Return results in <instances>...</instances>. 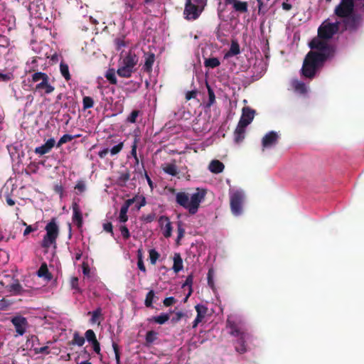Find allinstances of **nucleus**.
<instances>
[{"label": "nucleus", "instance_id": "1", "mask_svg": "<svg viewBox=\"0 0 364 364\" xmlns=\"http://www.w3.org/2000/svg\"><path fill=\"white\" fill-rule=\"evenodd\" d=\"M207 191L205 188H196V192L191 197L186 192H178L176 194V202L180 206L186 209L191 215H195L200 207V204L204 200Z\"/></svg>", "mask_w": 364, "mask_h": 364}, {"label": "nucleus", "instance_id": "2", "mask_svg": "<svg viewBox=\"0 0 364 364\" xmlns=\"http://www.w3.org/2000/svg\"><path fill=\"white\" fill-rule=\"evenodd\" d=\"M325 61L323 55H318L310 50L304 58L301 74L307 78H313L317 70L323 66Z\"/></svg>", "mask_w": 364, "mask_h": 364}, {"label": "nucleus", "instance_id": "3", "mask_svg": "<svg viewBox=\"0 0 364 364\" xmlns=\"http://www.w3.org/2000/svg\"><path fill=\"white\" fill-rule=\"evenodd\" d=\"M245 200L246 196L242 190L230 191V207L233 215L239 216L242 214Z\"/></svg>", "mask_w": 364, "mask_h": 364}, {"label": "nucleus", "instance_id": "4", "mask_svg": "<svg viewBox=\"0 0 364 364\" xmlns=\"http://www.w3.org/2000/svg\"><path fill=\"white\" fill-rule=\"evenodd\" d=\"M327 41L328 40L323 39L317 36V37L314 38L309 43V47L311 50H313L314 53L318 55H323L324 60L332 57L334 53L333 47L328 43Z\"/></svg>", "mask_w": 364, "mask_h": 364}, {"label": "nucleus", "instance_id": "5", "mask_svg": "<svg viewBox=\"0 0 364 364\" xmlns=\"http://www.w3.org/2000/svg\"><path fill=\"white\" fill-rule=\"evenodd\" d=\"M45 230L46 233L42 240L41 247L47 249L53 245H56V240L59 235V227L55 218L46 225Z\"/></svg>", "mask_w": 364, "mask_h": 364}, {"label": "nucleus", "instance_id": "6", "mask_svg": "<svg viewBox=\"0 0 364 364\" xmlns=\"http://www.w3.org/2000/svg\"><path fill=\"white\" fill-rule=\"evenodd\" d=\"M138 140L136 138L134 139L133 144L132 145L131 154L134 159V175L132 180L133 181H144L146 179L147 182H152L149 176H148L143 163H139V159L136 154Z\"/></svg>", "mask_w": 364, "mask_h": 364}, {"label": "nucleus", "instance_id": "7", "mask_svg": "<svg viewBox=\"0 0 364 364\" xmlns=\"http://www.w3.org/2000/svg\"><path fill=\"white\" fill-rule=\"evenodd\" d=\"M339 29V23L323 22L318 28V36L323 39L329 40Z\"/></svg>", "mask_w": 364, "mask_h": 364}, {"label": "nucleus", "instance_id": "8", "mask_svg": "<svg viewBox=\"0 0 364 364\" xmlns=\"http://www.w3.org/2000/svg\"><path fill=\"white\" fill-rule=\"evenodd\" d=\"M354 0H341L335 9V14L341 18H345L353 13Z\"/></svg>", "mask_w": 364, "mask_h": 364}, {"label": "nucleus", "instance_id": "9", "mask_svg": "<svg viewBox=\"0 0 364 364\" xmlns=\"http://www.w3.org/2000/svg\"><path fill=\"white\" fill-rule=\"evenodd\" d=\"M203 9L198 7L196 4L193 3L192 0H186L185 8L183 11V15L187 20H196L197 19L201 13Z\"/></svg>", "mask_w": 364, "mask_h": 364}, {"label": "nucleus", "instance_id": "10", "mask_svg": "<svg viewBox=\"0 0 364 364\" xmlns=\"http://www.w3.org/2000/svg\"><path fill=\"white\" fill-rule=\"evenodd\" d=\"M11 322L15 327L17 333L16 336H23L26 333L28 325L26 318L22 316H16L11 319Z\"/></svg>", "mask_w": 364, "mask_h": 364}, {"label": "nucleus", "instance_id": "11", "mask_svg": "<svg viewBox=\"0 0 364 364\" xmlns=\"http://www.w3.org/2000/svg\"><path fill=\"white\" fill-rule=\"evenodd\" d=\"M227 328L230 329V334L234 337H237L247 333L241 323L231 321L229 318L227 320Z\"/></svg>", "mask_w": 364, "mask_h": 364}, {"label": "nucleus", "instance_id": "12", "mask_svg": "<svg viewBox=\"0 0 364 364\" xmlns=\"http://www.w3.org/2000/svg\"><path fill=\"white\" fill-rule=\"evenodd\" d=\"M225 5H231L232 9L239 14H245L248 11V3L240 0H225Z\"/></svg>", "mask_w": 364, "mask_h": 364}, {"label": "nucleus", "instance_id": "13", "mask_svg": "<svg viewBox=\"0 0 364 364\" xmlns=\"http://www.w3.org/2000/svg\"><path fill=\"white\" fill-rule=\"evenodd\" d=\"M159 223L164 236L166 238L170 237L172 233V225L169 218L167 216L161 215L159 217Z\"/></svg>", "mask_w": 364, "mask_h": 364}, {"label": "nucleus", "instance_id": "14", "mask_svg": "<svg viewBox=\"0 0 364 364\" xmlns=\"http://www.w3.org/2000/svg\"><path fill=\"white\" fill-rule=\"evenodd\" d=\"M237 340L235 342V349L240 354H243L247 351V341L249 338L247 333L244 335L236 337Z\"/></svg>", "mask_w": 364, "mask_h": 364}, {"label": "nucleus", "instance_id": "15", "mask_svg": "<svg viewBox=\"0 0 364 364\" xmlns=\"http://www.w3.org/2000/svg\"><path fill=\"white\" fill-rule=\"evenodd\" d=\"M255 111L250 107H244L242 109V114L239 120L240 124L243 127H247L253 120Z\"/></svg>", "mask_w": 364, "mask_h": 364}, {"label": "nucleus", "instance_id": "16", "mask_svg": "<svg viewBox=\"0 0 364 364\" xmlns=\"http://www.w3.org/2000/svg\"><path fill=\"white\" fill-rule=\"evenodd\" d=\"M279 136L277 132L271 131L266 134L262 139V145L263 149L269 148L277 143Z\"/></svg>", "mask_w": 364, "mask_h": 364}, {"label": "nucleus", "instance_id": "17", "mask_svg": "<svg viewBox=\"0 0 364 364\" xmlns=\"http://www.w3.org/2000/svg\"><path fill=\"white\" fill-rule=\"evenodd\" d=\"M72 209L73 212V222L77 225L78 228H80L82 226V215L80 206L77 202H73Z\"/></svg>", "mask_w": 364, "mask_h": 364}, {"label": "nucleus", "instance_id": "18", "mask_svg": "<svg viewBox=\"0 0 364 364\" xmlns=\"http://www.w3.org/2000/svg\"><path fill=\"white\" fill-rule=\"evenodd\" d=\"M139 60L138 56L132 50H129L123 58V65L128 67L132 70H134L135 65L137 64Z\"/></svg>", "mask_w": 364, "mask_h": 364}, {"label": "nucleus", "instance_id": "19", "mask_svg": "<svg viewBox=\"0 0 364 364\" xmlns=\"http://www.w3.org/2000/svg\"><path fill=\"white\" fill-rule=\"evenodd\" d=\"M54 90L55 87L49 83V77L46 78L43 82H40L36 84L34 88V91L40 92L43 90L44 94L47 95L52 93Z\"/></svg>", "mask_w": 364, "mask_h": 364}, {"label": "nucleus", "instance_id": "20", "mask_svg": "<svg viewBox=\"0 0 364 364\" xmlns=\"http://www.w3.org/2000/svg\"><path fill=\"white\" fill-rule=\"evenodd\" d=\"M55 141L53 138L49 139L44 144L35 149V153L39 155H44L49 153L54 147Z\"/></svg>", "mask_w": 364, "mask_h": 364}, {"label": "nucleus", "instance_id": "21", "mask_svg": "<svg viewBox=\"0 0 364 364\" xmlns=\"http://www.w3.org/2000/svg\"><path fill=\"white\" fill-rule=\"evenodd\" d=\"M134 198L128 199L125 201V203L122 205L119 212V219L121 223H125L128 220V216L127 215L128 212V209L130 205L134 203Z\"/></svg>", "mask_w": 364, "mask_h": 364}, {"label": "nucleus", "instance_id": "22", "mask_svg": "<svg viewBox=\"0 0 364 364\" xmlns=\"http://www.w3.org/2000/svg\"><path fill=\"white\" fill-rule=\"evenodd\" d=\"M144 58L145 62L143 69L146 73H150L152 71V67L155 61V55L151 52L145 53Z\"/></svg>", "mask_w": 364, "mask_h": 364}, {"label": "nucleus", "instance_id": "23", "mask_svg": "<svg viewBox=\"0 0 364 364\" xmlns=\"http://www.w3.org/2000/svg\"><path fill=\"white\" fill-rule=\"evenodd\" d=\"M345 23L346 27L355 28L358 26L361 20V16L358 14H351L348 17H345Z\"/></svg>", "mask_w": 364, "mask_h": 364}, {"label": "nucleus", "instance_id": "24", "mask_svg": "<svg viewBox=\"0 0 364 364\" xmlns=\"http://www.w3.org/2000/svg\"><path fill=\"white\" fill-rule=\"evenodd\" d=\"M247 127L242 126L238 123L234 132V141L235 143L239 144L243 141L245 136V129Z\"/></svg>", "mask_w": 364, "mask_h": 364}, {"label": "nucleus", "instance_id": "25", "mask_svg": "<svg viewBox=\"0 0 364 364\" xmlns=\"http://www.w3.org/2000/svg\"><path fill=\"white\" fill-rule=\"evenodd\" d=\"M163 171L172 176H177L178 174V167L173 163L164 164L162 166Z\"/></svg>", "mask_w": 364, "mask_h": 364}, {"label": "nucleus", "instance_id": "26", "mask_svg": "<svg viewBox=\"0 0 364 364\" xmlns=\"http://www.w3.org/2000/svg\"><path fill=\"white\" fill-rule=\"evenodd\" d=\"M224 168V164L219 160H213L209 164V170L214 173L222 172Z\"/></svg>", "mask_w": 364, "mask_h": 364}, {"label": "nucleus", "instance_id": "27", "mask_svg": "<svg viewBox=\"0 0 364 364\" xmlns=\"http://www.w3.org/2000/svg\"><path fill=\"white\" fill-rule=\"evenodd\" d=\"M240 48L239 43L235 41H232L230 45V50L225 54V58H228L231 56L237 55L240 54Z\"/></svg>", "mask_w": 364, "mask_h": 364}, {"label": "nucleus", "instance_id": "28", "mask_svg": "<svg viewBox=\"0 0 364 364\" xmlns=\"http://www.w3.org/2000/svg\"><path fill=\"white\" fill-rule=\"evenodd\" d=\"M170 319V316L168 314L162 313L159 316H152L149 318L148 321L149 322H154L156 323L162 325L164 324Z\"/></svg>", "mask_w": 364, "mask_h": 364}, {"label": "nucleus", "instance_id": "29", "mask_svg": "<svg viewBox=\"0 0 364 364\" xmlns=\"http://www.w3.org/2000/svg\"><path fill=\"white\" fill-rule=\"evenodd\" d=\"M37 274L39 277H43L48 281L52 279V274L49 272L47 264L46 263L41 264L37 272Z\"/></svg>", "mask_w": 364, "mask_h": 364}, {"label": "nucleus", "instance_id": "30", "mask_svg": "<svg viewBox=\"0 0 364 364\" xmlns=\"http://www.w3.org/2000/svg\"><path fill=\"white\" fill-rule=\"evenodd\" d=\"M183 260L179 253H176L173 257V269L176 273L183 269Z\"/></svg>", "mask_w": 364, "mask_h": 364}, {"label": "nucleus", "instance_id": "31", "mask_svg": "<svg viewBox=\"0 0 364 364\" xmlns=\"http://www.w3.org/2000/svg\"><path fill=\"white\" fill-rule=\"evenodd\" d=\"M292 86L294 90L300 94H305L306 92V87L304 82L298 80L292 81Z\"/></svg>", "mask_w": 364, "mask_h": 364}, {"label": "nucleus", "instance_id": "32", "mask_svg": "<svg viewBox=\"0 0 364 364\" xmlns=\"http://www.w3.org/2000/svg\"><path fill=\"white\" fill-rule=\"evenodd\" d=\"M134 70H132L128 67H126L122 65L120 68H118L117 73L119 76L122 77H130L134 73Z\"/></svg>", "mask_w": 364, "mask_h": 364}, {"label": "nucleus", "instance_id": "33", "mask_svg": "<svg viewBox=\"0 0 364 364\" xmlns=\"http://www.w3.org/2000/svg\"><path fill=\"white\" fill-rule=\"evenodd\" d=\"M220 65V62L218 58H205L204 60V65L208 68H215Z\"/></svg>", "mask_w": 364, "mask_h": 364}, {"label": "nucleus", "instance_id": "34", "mask_svg": "<svg viewBox=\"0 0 364 364\" xmlns=\"http://www.w3.org/2000/svg\"><path fill=\"white\" fill-rule=\"evenodd\" d=\"M60 71L62 76L65 78L66 81H69L70 80L71 76L69 72V67L68 64L63 61L60 62Z\"/></svg>", "mask_w": 364, "mask_h": 364}, {"label": "nucleus", "instance_id": "35", "mask_svg": "<svg viewBox=\"0 0 364 364\" xmlns=\"http://www.w3.org/2000/svg\"><path fill=\"white\" fill-rule=\"evenodd\" d=\"M80 135H70V134H64L60 137L58 143L56 144V146L58 148L60 147L63 144L71 141L73 139L79 137Z\"/></svg>", "mask_w": 364, "mask_h": 364}, {"label": "nucleus", "instance_id": "36", "mask_svg": "<svg viewBox=\"0 0 364 364\" xmlns=\"http://www.w3.org/2000/svg\"><path fill=\"white\" fill-rule=\"evenodd\" d=\"M158 338V333L151 330L146 332L145 336L146 344L149 346Z\"/></svg>", "mask_w": 364, "mask_h": 364}, {"label": "nucleus", "instance_id": "37", "mask_svg": "<svg viewBox=\"0 0 364 364\" xmlns=\"http://www.w3.org/2000/svg\"><path fill=\"white\" fill-rule=\"evenodd\" d=\"M155 293L154 290H150L146 296V299L144 301V305L148 308H153V302L155 298Z\"/></svg>", "mask_w": 364, "mask_h": 364}, {"label": "nucleus", "instance_id": "38", "mask_svg": "<svg viewBox=\"0 0 364 364\" xmlns=\"http://www.w3.org/2000/svg\"><path fill=\"white\" fill-rule=\"evenodd\" d=\"M48 77V75L45 73L36 72L31 75V81L33 82H43Z\"/></svg>", "mask_w": 364, "mask_h": 364}, {"label": "nucleus", "instance_id": "39", "mask_svg": "<svg viewBox=\"0 0 364 364\" xmlns=\"http://www.w3.org/2000/svg\"><path fill=\"white\" fill-rule=\"evenodd\" d=\"M105 77L107 79V80L112 85H116L117 82L116 76H115V71L113 68L109 69L106 74Z\"/></svg>", "mask_w": 364, "mask_h": 364}, {"label": "nucleus", "instance_id": "40", "mask_svg": "<svg viewBox=\"0 0 364 364\" xmlns=\"http://www.w3.org/2000/svg\"><path fill=\"white\" fill-rule=\"evenodd\" d=\"M92 347L93 350L97 353V355L99 357V360L100 362L103 363V355L101 353V348H100V344L98 342V341H94L93 342L90 343Z\"/></svg>", "mask_w": 364, "mask_h": 364}, {"label": "nucleus", "instance_id": "41", "mask_svg": "<svg viewBox=\"0 0 364 364\" xmlns=\"http://www.w3.org/2000/svg\"><path fill=\"white\" fill-rule=\"evenodd\" d=\"M83 109L92 108L94 106V100L91 97L85 96L82 99Z\"/></svg>", "mask_w": 364, "mask_h": 364}, {"label": "nucleus", "instance_id": "42", "mask_svg": "<svg viewBox=\"0 0 364 364\" xmlns=\"http://www.w3.org/2000/svg\"><path fill=\"white\" fill-rule=\"evenodd\" d=\"M88 314H92V318L90 319V322L92 323H95L97 322L99 318L102 316V309L100 308H97L96 310L92 312H89Z\"/></svg>", "mask_w": 364, "mask_h": 364}, {"label": "nucleus", "instance_id": "43", "mask_svg": "<svg viewBox=\"0 0 364 364\" xmlns=\"http://www.w3.org/2000/svg\"><path fill=\"white\" fill-rule=\"evenodd\" d=\"M137 257H138V261H137V267H138V268L141 271H142L143 272L146 273V269L145 265L144 264L143 257H142V253H141V250H138Z\"/></svg>", "mask_w": 364, "mask_h": 364}, {"label": "nucleus", "instance_id": "44", "mask_svg": "<svg viewBox=\"0 0 364 364\" xmlns=\"http://www.w3.org/2000/svg\"><path fill=\"white\" fill-rule=\"evenodd\" d=\"M149 259L151 264H155L156 261L160 257L159 253L154 249H151L149 252Z\"/></svg>", "mask_w": 364, "mask_h": 364}, {"label": "nucleus", "instance_id": "45", "mask_svg": "<svg viewBox=\"0 0 364 364\" xmlns=\"http://www.w3.org/2000/svg\"><path fill=\"white\" fill-rule=\"evenodd\" d=\"M112 348H113V350L114 352V356H115V360H116L117 364H122L121 361H120V350H119V346L114 341L112 342Z\"/></svg>", "mask_w": 364, "mask_h": 364}, {"label": "nucleus", "instance_id": "46", "mask_svg": "<svg viewBox=\"0 0 364 364\" xmlns=\"http://www.w3.org/2000/svg\"><path fill=\"white\" fill-rule=\"evenodd\" d=\"M72 343L77 345L78 346H82L85 343V338L80 336L78 333H75Z\"/></svg>", "mask_w": 364, "mask_h": 364}, {"label": "nucleus", "instance_id": "47", "mask_svg": "<svg viewBox=\"0 0 364 364\" xmlns=\"http://www.w3.org/2000/svg\"><path fill=\"white\" fill-rule=\"evenodd\" d=\"M10 292H14L15 294H18L22 289L21 285L16 282V283L11 284L8 287Z\"/></svg>", "mask_w": 364, "mask_h": 364}, {"label": "nucleus", "instance_id": "48", "mask_svg": "<svg viewBox=\"0 0 364 364\" xmlns=\"http://www.w3.org/2000/svg\"><path fill=\"white\" fill-rule=\"evenodd\" d=\"M12 304L13 302L11 300H9L6 298L0 299V310H7Z\"/></svg>", "mask_w": 364, "mask_h": 364}, {"label": "nucleus", "instance_id": "49", "mask_svg": "<svg viewBox=\"0 0 364 364\" xmlns=\"http://www.w3.org/2000/svg\"><path fill=\"white\" fill-rule=\"evenodd\" d=\"M124 147V142L121 141L118 144L114 146L111 149H109V152L111 155H117L118 154Z\"/></svg>", "mask_w": 364, "mask_h": 364}, {"label": "nucleus", "instance_id": "50", "mask_svg": "<svg viewBox=\"0 0 364 364\" xmlns=\"http://www.w3.org/2000/svg\"><path fill=\"white\" fill-rule=\"evenodd\" d=\"M85 336V338L89 343H92L94 341H97L95 333L94 331L92 329H88L87 331H86Z\"/></svg>", "mask_w": 364, "mask_h": 364}, {"label": "nucleus", "instance_id": "51", "mask_svg": "<svg viewBox=\"0 0 364 364\" xmlns=\"http://www.w3.org/2000/svg\"><path fill=\"white\" fill-rule=\"evenodd\" d=\"M195 309H196V311L197 312V314H199L200 315H202L203 316H205V315L207 314V312H208V308L207 306H205V305H203V304H197L196 306H195Z\"/></svg>", "mask_w": 364, "mask_h": 364}, {"label": "nucleus", "instance_id": "52", "mask_svg": "<svg viewBox=\"0 0 364 364\" xmlns=\"http://www.w3.org/2000/svg\"><path fill=\"white\" fill-rule=\"evenodd\" d=\"M139 110H133L127 118V121L129 123H135L136 122V118L139 116Z\"/></svg>", "mask_w": 364, "mask_h": 364}, {"label": "nucleus", "instance_id": "53", "mask_svg": "<svg viewBox=\"0 0 364 364\" xmlns=\"http://www.w3.org/2000/svg\"><path fill=\"white\" fill-rule=\"evenodd\" d=\"M54 191L59 195L60 198L62 199L65 196L64 187L60 184H56L54 186Z\"/></svg>", "mask_w": 364, "mask_h": 364}, {"label": "nucleus", "instance_id": "54", "mask_svg": "<svg viewBox=\"0 0 364 364\" xmlns=\"http://www.w3.org/2000/svg\"><path fill=\"white\" fill-rule=\"evenodd\" d=\"M14 79V75L11 73L3 74L0 73V80L3 82H9Z\"/></svg>", "mask_w": 364, "mask_h": 364}, {"label": "nucleus", "instance_id": "55", "mask_svg": "<svg viewBox=\"0 0 364 364\" xmlns=\"http://www.w3.org/2000/svg\"><path fill=\"white\" fill-rule=\"evenodd\" d=\"M74 189L77 195L83 193L86 189L85 183H77L74 187Z\"/></svg>", "mask_w": 364, "mask_h": 364}, {"label": "nucleus", "instance_id": "56", "mask_svg": "<svg viewBox=\"0 0 364 364\" xmlns=\"http://www.w3.org/2000/svg\"><path fill=\"white\" fill-rule=\"evenodd\" d=\"M120 232L124 239L127 240L130 237L129 229L125 225L120 227Z\"/></svg>", "mask_w": 364, "mask_h": 364}, {"label": "nucleus", "instance_id": "57", "mask_svg": "<svg viewBox=\"0 0 364 364\" xmlns=\"http://www.w3.org/2000/svg\"><path fill=\"white\" fill-rule=\"evenodd\" d=\"M35 354H40V353H45V354H49V348L48 346H43L41 348H35L33 349Z\"/></svg>", "mask_w": 364, "mask_h": 364}, {"label": "nucleus", "instance_id": "58", "mask_svg": "<svg viewBox=\"0 0 364 364\" xmlns=\"http://www.w3.org/2000/svg\"><path fill=\"white\" fill-rule=\"evenodd\" d=\"M178 236H177V242H178L185 234V230L182 227V224L181 222L178 223Z\"/></svg>", "mask_w": 364, "mask_h": 364}, {"label": "nucleus", "instance_id": "59", "mask_svg": "<svg viewBox=\"0 0 364 364\" xmlns=\"http://www.w3.org/2000/svg\"><path fill=\"white\" fill-rule=\"evenodd\" d=\"M176 302V300L174 297L173 296H170V297H167L166 298L164 301H163V304L165 306L168 307V306H172L173 304H174Z\"/></svg>", "mask_w": 364, "mask_h": 364}, {"label": "nucleus", "instance_id": "60", "mask_svg": "<svg viewBox=\"0 0 364 364\" xmlns=\"http://www.w3.org/2000/svg\"><path fill=\"white\" fill-rule=\"evenodd\" d=\"M23 225H26V229L24 230V232H23V235L24 236L28 235L29 233H31L32 232H34V231L37 230V228H38L37 226L33 228L32 225H27L25 222H23Z\"/></svg>", "mask_w": 364, "mask_h": 364}, {"label": "nucleus", "instance_id": "61", "mask_svg": "<svg viewBox=\"0 0 364 364\" xmlns=\"http://www.w3.org/2000/svg\"><path fill=\"white\" fill-rule=\"evenodd\" d=\"M155 218H156L155 213H151L143 215L142 220L144 221H145L146 223H151L152 221L154 220Z\"/></svg>", "mask_w": 364, "mask_h": 364}, {"label": "nucleus", "instance_id": "62", "mask_svg": "<svg viewBox=\"0 0 364 364\" xmlns=\"http://www.w3.org/2000/svg\"><path fill=\"white\" fill-rule=\"evenodd\" d=\"M185 316L186 314L182 312H177L176 313L175 316L171 318V322L173 323H176Z\"/></svg>", "mask_w": 364, "mask_h": 364}, {"label": "nucleus", "instance_id": "63", "mask_svg": "<svg viewBox=\"0 0 364 364\" xmlns=\"http://www.w3.org/2000/svg\"><path fill=\"white\" fill-rule=\"evenodd\" d=\"M197 94L198 92L196 90L188 91L186 94V100L188 101L191 99H195L197 97Z\"/></svg>", "mask_w": 364, "mask_h": 364}, {"label": "nucleus", "instance_id": "64", "mask_svg": "<svg viewBox=\"0 0 364 364\" xmlns=\"http://www.w3.org/2000/svg\"><path fill=\"white\" fill-rule=\"evenodd\" d=\"M193 3L196 4L198 7H200L203 10H204L205 7L207 5L208 0H192Z\"/></svg>", "mask_w": 364, "mask_h": 364}]
</instances>
